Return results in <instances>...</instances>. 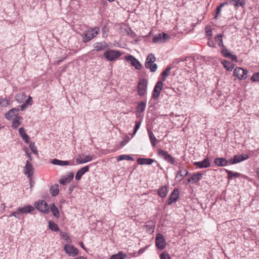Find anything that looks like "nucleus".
Returning a JSON list of instances; mask_svg holds the SVG:
<instances>
[{"instance_id":"nucleus-29","label":"nucleus","mask_w":259,"mask_h":259,"mask_svg":"<svg viewBox=\"0 0 259 259\" xmlns=\"http://www.w3.org/2000/svg\"><path fill=\"white\" fill-rule=\"evenodd\" d=\"M203 174L201 172H197L193 174L191 176V180L192 181V184H195L200 181L202 178Z\"/></svg>"},{"instance_id":"nucleus-63","label":"nucleus","mask_w":259,"mask_h":259,"mask_svg":"<svg viewBox=\"0 0 259 259\" xmlns=\"http://www.w3.org/2000/svg\"><path fill=\"white\" fill-rule=\"evenodd\" d=\"M76 184H75L74 183L71 184L68 188L69 192L70 193H71L74 190V189L76 188Z\"/></svg>"},{"instance_id":"nucleus-52","label":"nucleus","mask_w":259,"mask_h":259,"mask_svg":"<svg viewBox=\"0 0 259 259\" xmlns=\"http://www.w3.org/2000/svg\"><path fill=\"white\" fill-rule=\"evenodd\" d=\"M131 139V138H130L128 136H126L125 139L120 142L119 145L121 147L124 146L127 143L129 142Z\"/></svg>"},{"instance_id":"nucleus-48","label":"nucleus","mask_w":259,"mask_h":259,"mask_svg":"<svg viewBox=\"0 0 259 259\" xmlns=\"http://www.w3.org/2000/svg\"><path fill=\"white\" fill-rule=\"evenodd\" d=\"M160 93L161 92H160V91H158L156 89H153L152 92L151 98L153 100L157 99L159 97Z\"/></svg>"},{"instance_id":"nucleus-42","label":"nucleus","mask_w":259,"mask_h":259,"mask_svg":"<svg viewBox=\"0 0 259 259\" xmlns=\"http://www.w3.org/2000/svg\"><path fill=\"white\" fill-rule=\"evenodd\" d=\"M144 227L146 229V232L149 234H152L154 231L155 228V226L154 224H146L144 225Z\"/></svg>"},{"instance_id":"nucleus-3","label":"nucleus","mask_w":259,"mask_h":259,"mask_svg":"<svg viewBox=\"0 0 259 259\" xmlns=\"http://www.w3.org/2000/svg\"><path fill=\"white\" fill-rule=\"evenodd\" d=\"M122 55V52L119 50L108 49L104 52L103 57L107 61L113 62L119 59Z\"/></svg>"},{"instance_id":"nucleus-6","label":"nucleus","mask_w":259,"mask_h":259,"mask_svg":"<svg viewBox=\"0 0 259 259\" xmlns=\"http://www.w3.org/2000/svg\"><path fill=\"white\" fill-rule=\"evenodd\" d=\"M157 154L159 157L162 158L167 163L171 165H176L178 163L176 161L175 158L169 154L166 151L161 149H158L157 150Z\"/></svg>"},{"instance_id":"nucleus-50","label":"nucleus","mask_w":259,"mask_h":259,"mask_svg":"<svg viewBox=\"0 0 259 259\" xmlns=\"http://www.w3.org/2000/svg\"><path fill=\"white\" fill-rule=\"evenodd\" d=\"M250 80L252 82H259V72H256L250 77Z\"/></svg>"},{"instance_id":"nucleus-49","label":"nucleus","mask_w":259,"mask_h":259,"mask_svg":"<svg viewBox=\"0 0 259 259\" xmlns=\"http://www.w3.org/2000/svg\"><path fill=\"white\" fill-rule=\"evenodd\" d=\"M60 235L63 239H65L67 242H71V239H70V237L66 232L61 231Z\"/></svg>"},{"instance_id":"nucleus-44","label":"nucleus","mask_w":259,"mask_h":259,"mask_svg":"<svg viewBox=\"0 0 259 259\" xmlns=\"http://www.w3.org/2000/svg\"><path fill=\"white\" fill-rule=\"evenodd\" d=\"M10 99L7 98H0V106L3 107H6L9 104Z\"/></svg>"},{"instance_id":"nucleus-59","label":"nucleus","mask_w":259,"mask_h":259,"mask_svg":"<svg viewBox=\"0 0 259 259\" xmlns=\"http://www.w3.org/2000/svg\"><path fill=\"white\" fill-rule=\"evenodd\" d=\"M14 212H15V218H16V219H18L19 220L20 219L22 212H20L19 211V207L17 208L16 211H15Z\"/></svg>"},{"instance_id":"nucleus-55","label":"nucleus","mask_w":259,"mask_h":259,"mask_svg":"<svg viewBox=\"0 0 259 259\" xmlns=\"http://www.w3.org/2000/svg\"><path fill=\"white\" fill-rule=\"evenodd\" d=\"M127 34L128 36H130L131 37H135L136 36V34L135 32L133 31L131 27H128L126 30Z\"/></svg>"},{"instance_id":"nucleus-38","label":"nucleus","mask_w":259,"mask_h":259,"mask_svg":"<svg viewBox=\"0 0 259 259\" xmlns=\"http://www.w3.org/2000/svg\"><path fill=\"white\" fill-rule=\"evenodd\" d=\"M145 67L146 68L148 69L151 72H155L158 68L157 65L154 63H145Z\"/></svg>"},{"instance_id":"nucleus-25","label":"nucleus","mask_w":259,"mask_h":259,"mask_svg":"<svg viewBox=\"0 0 259 259\" xmlns=\"http://www.w3.org/2000/svg\"><path fill=\"white\" fill-rule=\"evenodd\" d=\"M224 170H225V171L228 174L227 178L229 180H233L234 178H237L243 176L242 174L237 172H235L227 169H224Z\"/></svg>"},{"instance_id":"nucleus-57","label":"nucleus","mask_w":259,"mask_h":259,"mask_svg":"<svg viewBox=\"0 0 259 259\" xmlns=\"http://www.w3.org/2000/svg\"><path fill=\"white\" fill-rule=\"evenodd\" d=\"M150 246V245H146L145 247H144L143 248H140L138 252H137V254H138V255H141L142 254V253H143L148 248V247Z\"/></svg>"},{"instance_id":"nucleus-24","label":"nucleus","mask_w":259,"mask_h":259,"mask_svg":"<svg viewBox=\"0 0 259 259\" xmlns=\"http://www.w3.org/2000/svg\"><path fill=\"white\" fill-rule=\"evenodd\" d=\"M34 210V207L31 205H25L23 207H19V211L22 214H28L32 212Z\"/></svg>"},{"instance_id":"nucleus-15","label":"nucleus","mask_w":259,"mask_h":259,"mask_svg":"<svg viewBox=\"0 0 259 259\" xmlns=\"http://www.w3.org/2000/svg\"><path fill=\"white\" fill-rule=\"evenodd\" d=\"M169 35L164 32L158 33L153 36L152 37V42L154 43L164 42L167 39L169 38Z\"/></svg>"},{"instance_id":"nucleus-51","label":"nucleus","mask_w":259,"mask_h":259,"mask_svg":"<svg viewBox=\"0 0 259 259\" xmlns=\"http://www.w3.org/2000/svg\"><path fill=\"white\" fill-rule=\"evenodd\" d=\"M162 87H163L162 81L160 80V81H158L156 83L153 89H156L157 90L160 91V92H161V91L162 90Z\"/></svg>"},{"instance_id":"nucleus-14","label":"nucleus","mask_w":259,"mask_h":259,"mask_svg":"<svg viewBox=\"0 0 259 259\" xmlns=\"http://www.w3.org/2000/svg\"><path fill=\"white\" fill-rule=\"evenodd\" d=\"M146 100H142L137 102V106L136 107V115L137 118H140L141 117L140 114L142 113L145 111L146 107Z\"/></svg>"},{"instance_id":"nucleus-40","label":"nucleus","mask_w":259,"mask_h":259,"mask_svg":"<svg viewBox=\"0 0 259 259\" xmlns=\"http://www.w3.org/2000/svg\"><path fill=\"white\" fill-rule=\"evenodd\" d=\"M156 60V58L154 54L151 53L148 55L146 59L145 63H154Z\"/></svg>"},{"instance_id":"nucleus-58","label":"nucleus","mask_w":259,"mask_h":259,"mask_svg":"<svg viewBox=\"0 0 259 259\" xmlns=\"http://www.w3.org/2000/svg\"><path fill=\"white\" fill-rule=\"evenodd\" d=\"M208 41L207 42V45L211 48H215L216 46L214 41L212 39V38H208Z\"/></svg>"},{"instance_id":"nucleus-32","label":"nucleus","mask_w":259,"mask_h":259,"mask_svg":"<svg viewBox=\"0 0 259 259\" xmlns=\"http://www.w3.org/2000/svg\"><path fill=\"white\" fill-rule=\"evenodd\" d=\"M59 185L56 184L54 185H51L50 187V194L53 197H55L58 195L59 193Z\"/></svg>"},{"instance_id":"nucleus-43","label":"nucleus","mask_w":259,"mask_h":259,"mask_svg":"<svg viewBox=\"0 0 259 259\" xmlns=\"http://www.w3.org/2000/svg\"><path fill=\"white\" fill-rule=\"evenodd\" d=\"M230 3L231 4L237 7H242L245 3V0H232Z\"/></svg>"},{"instance_id":"nucleus-27","label":"nucleus","mask_w":259,"mask_h":259,"mask_svg":"<svg viewBox=\"0 0 259 259\" xmlns=\"http://www.w3.org/2000/svg\"><path fill=\"white\" fill-rule=\"evenodd\" d=\"M19 109L17 108H13L10 109L9 111L5 114V117L6 119L10 120L14 116H15L16 114L19 112Z\"/></svg>"},{"instance_id":"nucleus-31","label":"nucleus","mask_w":259,"mask_h":259,"mask_svg":"<svg viewBox=\"0 0 259 259\" xmlns=\"http://www.w3.org/2000/svg\"><path fill=\"white\" fill-rule=\"evenodd\" d=\"M51 163L54 165L60 166H66L70 164V161L68 160H62L58 159H53Z\"/></svg>"},{"instance_id":"nucleus-53","label":"nucleus","mask_w":259,"mask_h":259,"mask_svg":"<svg viewBox=\"0 0 259 259\" xmlns=\"http://www.w3.org/2000/svg\"><path fill=\"white\" fill-rule=\"evenodd\" d=\"M102 37L103 38H106L108 36L107 32L108 31V28L107 27V25L105 24L102 28Z\"/></svg>"},{"instance_id":"nucleus-61","label":"nucleus","mask_w":259,"mask_h":259,"mask_svg":"<svg viewBox=\"0 0 259 259\" xmlns=\"http://www.w3.org/2000/svg\"><path fill=\"white\" fill-rule=\"evenodd\" d=\"M25 152L26 155L27 156V157L28 158V160L29 161H31L32 160V157L31 156V153H29L28 152V149L27 148H26L25 149Z\"/></svg>"},{"instance_id":"nucleus-5","label":"nucleus","mask_w":259,"mask_h":259,"mask_svg":"<svg viewBox=\"0 0 259 259\" xmlns=\"http://www.w3.org/2000/svg\"><path fill=\"white\" fill-rule=\"evenodd\" d=\"M34 207L44 214H48L50 212L49 206L45 200H38L35 201Z\"/></svg>"},{"instance_id":"nucleus-12","label":"nucleus","mask_w":259,"mask_h":259,"mask_svg":"<svg viewBox=\"0 0 259 259\" xmlns=\"http://www.w3.org/2000/svg\"><path fill=\"white\" fill-rule=\"evenodd\" d=\"M64 250L66 254L70 256L74 257L78 253V249L74 245L70 244H65L64 246Z\"/></svg>"},{"instance_id":"nucleus-13","label":"nucleus","mask_w":259,"mask_h":259,"mask_svg":"<svg viewBox=\"0 0 259 259\" xmlns=\"http://www.w3.org/2000/svg\"><path fill=\"white\" fill-rule=\"evenodd\" d=\"M180 194L178 188H175L170 193L166 202V205H171L173 203L176 202L179 198Z\"/></svg>"},{"instance_id":"nucleus-33","label":"nucleus","mask_w":259,"mask_h":259,"mask_svg":"<svg viewBox=\"0 0 259 259\" xmlns=\"http://www.w3.org/2000/svg\"><path fill=\"white\" fill-rule=\"evenodd\" d=\"M93 159V156L85 155L83 159L77 158L76 161L78 164H83L92 161Z\"/></svg>"},{"instance_id":"nucleus-23","label":"nucleus","mask_w":259,"mask_h":259,"mask_svg":"<svg viewBox=\"0 0 259 259\" xmlns=\"http://www.w3.org/2000/svg\"><path fill=\"white\" fill-rule=\"evenodd\" d=\"M213 162L216 165L220 167L227 166L229 163V161L224 157L215 158Z\"/></svg>"},{"instance_id":"nucleus-37","label":"nucleus","mask_w":259,"mask_h":259,"mask_svg":"<svg viewBox=\"0 0 259 259\" xmlns=\"http://www.w3.org/2000/svg\"><path fill=\"white\" fill-rule=\"evenodd\" d=\"M49 228L52 231L59 232L60 231L58 225L52 221L49 222Z\"/></svg>"},{"instance_id":"nucleus-26","label":"nucleus","mask_w":259,"mask_h":259,"mask_svg":"<svg viewBox=\"0 0 259 259\" xmlns=\"http://www.w3.org/2000/svg\"><path fill=\"white\" fill-rule=\"evenodd\" d=\"M49 207L50 211L51 210L52 211L53 216L57 219L59 218L60 216V212L58 208L55 205V204L54 203H52L50 204Z\"/></svg>"},{"instance_id":"nucleus-54","label":"nucleus","mask_w":259,"mask_h":259,"mask_svg":"<svg viewBox=\"0 0 259 259\" xmlns=\"http://www.w3.org/2000/svg\"><path fill=\"white\" fill-rule=\"evenodd\" d=\"M159 257L160 259H171L169 254L166 251H163L160 255Z\"/></svg>"},{"instance_id":"nucleus-41","label":"nucleus","mask_w":259,"mask_h":259,"mask_svg":"<svg viewBox=\"0 0 259 259\" xmlns=\"http://www.w3.org/2000/svg\"><path fill=\"white\" fill-rule=\"evenodd\" d=\"M117 161H121L123 160L134 161V158L130 155H120L117 157Z\"/></svg>"},{"instance_id":"nucleus-20","label":"nucleus","mask_w":259,"mask_h":259,"mask_svg":"<svg viewBox=\"0 0 259 259\" xmlns=\"http://www.w3.org/2000/svg\"><path fill=\"white\" fill-rule=\"evenodd\" d=\"M169 192V187L167 185L160 187L157 190V194L159 197L164 199L166 197Z\"/></svg>"},{"instance_id":"nucleus-22","label":"nucleus","mask_w":259,"mask_h":259,"mask_svg":"<svg viewBox=\"0 0 259 259\" xmlns=\"http://www.w3.org/2000/svg\"><path fill=\"white\" fill-rule=\"evenodd\" d=\"M137 162L139 165H151L153 162H157V161L152 158L140 157L137 159Z\"/></svg>"},{"instance_id":"nucleus-19","label":"nucleus","mask_w":259,"mask_h":259,"mask_svg":"<svg viewBox=\"0 0 259 259\" xmlns=\"http://www.w3.org/2000/svg\"><path fill=\"white\" fill-rule=\"evenodd\" d=\"M74 176L73 172H68L66 176H62L60 178L59 180L60 184L63 186H66L73 179Z\"/></svg>"},{"instance_id":"nucleus-7","label":"nucleus","mask_w":259,"mask_h":259,"mask_svg":"<svg viewBox=\"0 0 259 259\" xmlns=\"http://www.w3.org/2000/svg\"><path fill=\"white\" fill-rule=\"evenodd\" d=\"M147 87L148 81L146 79L142 78L139 80L137 86V92L139 96H143L147 93Z\"/></svg>"},{"instance_id":"nucleus-18","label":"nucleus","mask_w":259,"mask_h":259,"mask_svg":"<svg viewBox=\"0 0 259 259\" xmlns=\"http://www.w3.org/2000/svg\"><path fill=\"white\" fill-rule=\"evenodd\" d=\"M94 50L97 52H101L109 48L108 44L105 41H102L100 42H96L93 44Z\"/></svg>"},{"instance_id":"nucleus-35","label":"nucleus","mask_w":259,"mask_h":259,"mask_svg":"<svg viewBox=\"0 0 259 259\" xmlns=\"http://www.w3.org/2000/svg\"><path fill=\"white\" fill-rule=\"evenodd\" d=\"M228 5V2H224V3H221L219 5H218L217 8H216V9H215V15L214 16V18L215 19H218V15L221 13V10H222V8L226 6V5Z\"/></svg>"},{"instance_id":"nucleus-16","label":"nucleus","mask_w":259,"mask_h":259,"mask_svg":"<svg viewBox=\"0 0 259 259\" xmlns=\"http://www.w3.org/2000/svg\"><path fill=\"white\" fill-rule=\"evenodd\" d=\"M34 169L32 164L29 160L26 161L25 166L24 167V174L29 178L34 174Z\"/></svg>"},{"instance_id":"nucleus-21","label":"nucleus","mask_w":259,"mask_h":259,"mask_svg":"<svg viewBox=\"0 0 259 259\" xmlns=\"http://www.w3.org/2000/svg\"><path fill=\"white\" fill-rule=\"evenodd\" d=\"M91 165V164L86 165L78 169L75 174V180L76 181H79L81 179L82 176L89 171L90 167Z\"/></svg>"},{"instance_id":"nucleus-56","label":"nucleus","mask_w":259,"mask_h":259,"mask_svg":"<svg viewBox=\"0 0 259 259\" xmlns=\"http://www.w3.org/2000/svg\"><path fill=\"white\" fill-rule=\"evenodd\" d=\"M21 137L26 143L28 144L31 142L30 137L26 133L25 134H23V135Z\"/></svg>"},{"instance_id":"nucleus-8","label":"nucleus","mask_w":259,"mask_h":259,"mask_svg":"<svg viewBox=\"0 0 259 259\" xmlns=\"http://www.w3.org/2000/svg\"><path fill=\"white\" fill-rule=\"evenodd\" d=\"M249 158V156L247 154L242 153L241 154H236L234 155L229 159L230 164H235Z\"/></svg>"},{"instance_id":"nucleus-1","label":"nucleus","mask_w":259,"mask_h":259,"mask_svg":"<svg viewBox=\"0 0 259 259\" xmlns=\"http://www.w3.org/2000/svg\"><path fill=\"white\" fill-rule=\"evenodd\" d=\"M223 37V33H218L214 37V40L215 42L217 43L218 46L222 48V49L220 51L222 55L225 58L231 59L233 61L236 63L237 62L238 59L237 56L232 54L231 52H230L224 45Z\"/></svg>"},{"instance_id":"nucleus-17","label":"nucleus","mask_w":259,"mask_h":259,"mask_svg":"<svg viewBox=\"0 0 259 259\" xmlns=\"http://www.w3.org/2000/svg\"><path fill=\"white\" fill-rule=\"evenodd\" d=\"M193 165L197 168L202 169L209 167L210 166V160L208 157L205 158L200 161H196L193 162Z\"/></svg>"},{"instance_id":"nucleus-39","label":"nucleus","mask_w":259,"mask_h":259,"mask_svg":"<svg viewBox=\"0 0 259 259\" xmlns=\"http://www.w3.org/2000/svg\"><path fill=\"white\" fill-rule=\"evenodd\" d=\"M171 69V66H168L165 68V69L162 72L161 75L162 80L163 81H164L166 80V78L167 77V76H168V75L170 73V71Z\"/></svg>"},{"instance_id":"nucleus-47","label":"nucleus","mask_w":259,"mask_h":259,"mask_svg":"<svg viewBox=\"0 0 259 259\" xmlns=\"http://www.w3.org/2000/svg\"><path fill=\"white\" fill-rule=\"evenodd\" d=\"M139 120H136L135 121V125L134 126V130L135 131H138V130L140 128V126H141V124L142 122V121H143V117H141L140 118H139Z\"/></svg>"},{"instance_id":"nucleus-2","label":"nucleus","mask_w":259,"mask_h":259,"mask_svg":"<svg viewBox=\"0 0 259 259\" xmlns=\"http://www.w3.org/2000/svg\"><path fill=\"white\" fill-rule=\"evenodd\" d=\"M99 32L100 27L98 26L89 28V29L84 31L81 35L83 42H89L98 35Z\"/></svg>"},{"instance_id":"nucleus-4","label":"nucleus","mask_w":259,"mask_h":259,"mask_svg":"<svg viewBox=\"0 0 259 259\" xmlns=\"http://www.w3.org/2000/svg\"><path fill=\"white\" fill-rule=\"evenodd\" d=\"M233 76L240 80H245L249 76V71L246 69L241 67H237L234 70Z\"/></svg>"},{"instance_id":"nucleus-11","label":"nucleus","mask_w":259,"mask_h":259,"mask_svg":"<svg viewBox=\"0 0 259 259\" xmlns=\"http://www.w3.org/2000/svg\"><path fill=\"white\" fill-rule=\"evenodd\" d=\"M189 174L190 172L184 167L179 166V170L176 173L175 180L176 182H180Z\"/></svg>"},{"instance_id":"nucleus-36","label":"nucleus","mask_w":259,"mask_h":259,"mask_svg":"<svg viewBox=\"0 0 259 259\" xmlns=\"http://www.w3.org/2000/svg\"><path fill=\"white\" fill-rule=\"evenodd\" d=\"M21 119V116L18 115L16 116L15 119L12 121V127L14 129L17 128L21 123L20 121Z\"/></svg>"},{"instance_id":"nucleus-46","label":"nucleus","mask_w":259,"mask_h":259,"mask_svg":"<svg viewBox=\"0 0 259 259\" xmlns=\"http://www.w3.org/2000/svg\"><path fill=\"white\" fill-rule=\"evenodd\" d=\"M29 147L32 152L35 155L38 154V151L34 142L31 141L29 143Z\"/></svg>"},{"instance_id":"nucleus-34","label":"nucleus","mask_w":259,"mask_h":259,"mask_svg":"<svg viewBox=\"0 0 259 259\" xmlns=\"http://www.w3.org/2000/svg\"><path fill=\"white\" fill-rule=\"evenodd\" d=\"M127 256V254L123 253V251H120L116 254H112L109 259H124Z\"/></svg>"},{"instance_id":"nucleus-10","label":"nucleus","mask_w":259,"mask_h":259,"mask_svg":"<svg viewBox=\"0 0 259 259\" xmlns=\"http://www.w3.org/2000/svg\"><path fill=\"white\" fill-rule=\"evenodd\" d=\"M125 60L130 63L132 66L136 69L141 70L142 68V65L140 61L132 55H127L125 56Z\"/></svg>"},{"instance_id":"nucleus-9","label":"nucleus","mask_w":259,"mask_h":259,"mask_svg":"<svg viewBox=\"0 0 259 259\" xmlns=\"http://www.w3.org/2000/svg\"><path fill=\"white\" fill-rule=\"evenodd\" d=\"M155 245L157 249L159 250H163L166 247V242L165 239L163 235L160 233L156 234L155 237Z\"/></svg>"},{"instance_id":"nucleus-28","label":"nucleus","mask_w":259,"mask_h":259,"mask_svg":"<svg viewBox=\"0 0 259 259\" xmlns=\"http://www.w3.org/2000/svg\"><path fill=\"white\" fill-rule=\"evenodd\" d=\"M221 64L223 67L228 71H231L234 68L235 65L231 62L227 60H223L221 61Z\"/></svg>"},{"instance_id":"nucleus-30","label":"nucleus","mask_w":259,"mask_h":259,"mask_svg":"<svg viewBox=\"0 0 259 259\" xmlns=\"http://www.w3.org/2000/svg\"><path fill=\"white\" fill-rule=\"evenodd\" d=\"M147 133L152 146L155 147L156 145L157 140L156 139V137L154 135L152 130L150 128H147Z\"/></svg>"},{"instance_id":"nucleus-64","label":"nucleus","mask_w":259,"mask_h":259,"mask_svg":"<svg viewBox=\"0 0 259 259\" xmlns=\"http://www.w3.org/2000/svg\"><path fill=\"white\" fill-rule=\"evenodd\" d=\"M28 107V106L27 104H25V103L24 102L20 106L19 110H20L21 111H23Z\"/></svg>"},{"instance_id":"nucleus-45","label":"nucleus","mask_w":259,"mask_h":259,"mask_svg":"<svg viewBox=\"0 0 259 259\" xmlns=\"http://www.w3.org/2000/svg\"><path fill=\"white\" fill-rule=\"evenodd\" d=\"M205 35L207 37H208V38H212V29H211L210 26L207 25L205 26Z\"/></svg>"},{"instance_id":"nucleus-62","label":"nucleus","mask_w":259,"mask_h":259,"mask_svg":"<svg viewBox=\"0 0 259 259\" xmlns=\"http://www.w3.org/2000/svg\"><path fill=\"white\" fill-rule=\"evenodd\" d=\"M26 96L25 94H19V95H17V96H16V100L17 101H19V99L21 98V100H23L24 99H25L26 98Z\"/></svg>"},{"instance_id":"nucleus-60","label":"nucleus","mask_w":259,"mask_h":259,"mask_svg":"<svg viewBox=\"0 0 259 259\" xmlns=\"http://www.w3.org/2000/svg\"><path fill=\"white\" fill-rule=\"evenodd\" d=\"M32 98L31 96H29L27 99L25 101V104H27L28 106H31L32 104Z\"/></svg>"}]
</instances>
